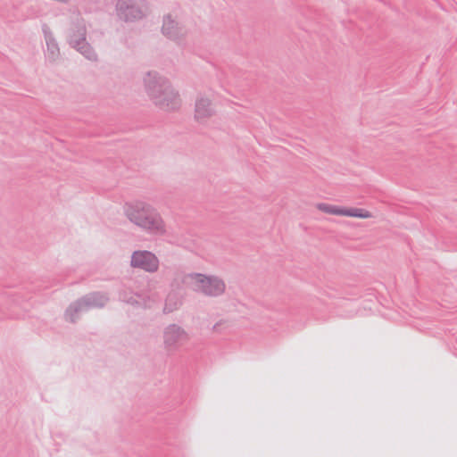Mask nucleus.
Returning <instances> with one entry per match:
<instances>
[{
	"instance_id": "1",
	"label": "nucleus",
	"mask_w": 457,
	"mask_h": 457,
	"mask_svg": "<svg viewBox=\"0 0 457 457\" xmlns=\"http://www.w3.org/2000/svg\"><path fill=\"white\" fill-rule=\"evenodd\" d=\"M187 283L194 289L209 296H219L225 293L226 284L219 277L206 276L204 274H193L187 278Z\"/></svg>"
},
{
	"instance_id": "2",
	"label": "nucleus",
	"mask_w": 457,
	"mask_h": 457,
	"mask_svg": "<svg viewBox=\"0 0 457 457\" xmlns=\"http://www.w3.org/2000/svg\"><path fill=\"white\" fill-rule=\"evenodd\" d=\"M129 218L138 226L154 231L162 232L164 228V224L158 213L148 207H137L129 212Z\"/></svg>"
},
{
	"instance_id": "3",
	"label": "nucleus",
	"mask_w": 457,
	"mask_h": 457,
	"mask_svg": "<svg viewBox=\"0 0 457 457\" xmlns=\"http://www.w3.org/2000/svg\"><path fill=\"white\" fill-rule=\"evenodd\" d=\"M315 208L326 214L368 220L373 218V213L365 208L340 206L327 203H318Z\"/></svg>"
},
{
	"instance_id": "4",
	"label": "nucleus",
	"mask_w": 457,
	"mask_h": 457,
	"mask_svg": "<svg viewBox=\"0 0 457 457\" xmlns=\"http://www.w3.org/2000/svg\"><path fill=\"white\" fill-rule=\"evenodd\" d=\"M131 265L146 271H154L158 268V261L153 253L146 251H139L133 253Z\"/></svg>"
},
{
	"instance_id": "5",
	"label": "nucleus",
	"mask_w": 457,
	"mask_h": 457,
	"mask_svg": "<svg viewBox=\"0 0 457 457\" xmlns=\"http://www.w3.org/2000/svg\"><path fill=\"white\" fill-rule=\"evenodd\" d=\"M214 114V108L211 100L206 96H199L195 102V119L204 122Z\"/></svg>"
},
{
	"instance_id": "6",
	"label": "nucleus",
	"mask_w": 457,
	"mask_h": 457,
	"mask_svg": "<svg viewBox=\"0 0 457 457\" xmlns=\"http://www.w3.org/2000/svg\"><path fill=\"white\" fill-rule=\"evenodd\" d=\"M105 298L104 295H92L87 302L81 303L78 306L71 307L68 311V314L71 315V320H73L72 313L81 311L85 306L94 305V306H102L104 305Z\"/></svg>"
},
{
	"instance_id": "7",
	"label": "nucleus",
	"mask_w": 457,
	"mask_h": 457,
	"mask_svg": "<svg viewBox=\"0 0 457 457\" xmlns=\"http://www.w3.org/2000/svg\"><path fill=\"white\" fill-rule=\"evenodd\" d=\"M220 323L215 324V325L213 326V330H214V331H218V330H219V327H220Z\"/></svg>"
}]
</instances>
